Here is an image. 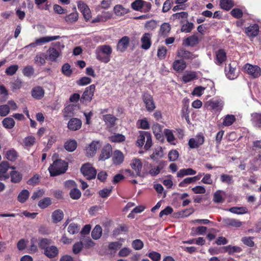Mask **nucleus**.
Segmentation results:
<instances>
[{"label":"nucleus","mask_w":261,"mask_h":261,"mask_svg":"<svg viewBox=\"0 0 261 261\" xmlns=\"http://www.w3.org/2000/svg\"><path fill=\"white\" fill-rule=\"evenodd\" d=\"M112 53V48L109 45L98 46L95 50L96 59L105 63L110 62Z\"/></svg>","instance_id":"obj_1"},{"label":"nucleus","mask_w":261,"mask_h":261,"mask_svg":"<svg viewBox=\"0 0 261 261\" xmlns=\"http://www.w3.org/2000/svg\"><path fill=\"white\" fill-rule=\"evenodd\" d=\"M67 164L61 160L55 161L48 168L51 176H56L64 173L67 169Z\"/></svg>","instance_id":"obj_2"},{"label":"nucleus","mask_w":261,"mask_h":261,"mask_svg":"<svg viewBox=\"0 0 261 261\" xmlns=\"http://www.w3.org/2000/svg\"><path fill=\"white\" fill-rule=\"evenodd\" d=\"M137 144L139 147H142L144 145V148L146 150H148L152 146V138L150 133L145 131H140L137 140Z\"/></svg>","instance_id":"obj_3"},{"label":"nucleus","mask_w":261,"mask_h":261,"mask_svg":"<svg viewBox=\"0 0 261 261\" xmlns=\"http://www.w3.org/2000/svg\"><path fill=\"white\" fill-rule=\"evenodd\" d=\"M81 171L83 175L86 177L87 179H92L95 178L96 175V170L94 168L91 164L86 163L83 165Z\"/></svg>","instance_id":"obj_4"},{"label":"nucleus","mask_w":261,"mask_h":261,"mask_svg":"<svg viewBox=\"0 0 261 261\" xmlns=\"http://www.w3.org/2000/svg\"><path fill=\"white\" fill-rule=\"evenodd\" d=\"M142 97L147 111L149 112H152L156 108L153 96L148 92H144Z\"/></svg>","instance_id":"obj_5"},{"label":"nucleus","mask_w":261,"mask_h":261,"mask_svg":"<svg viewBox=\"0 0 261 261\" xmlns=\"http://www.w3.org/2000/svg\"><path fill=\"white\" fill-rule=\"evenodd\" d=\"M206 105L211 110L221 111L224 105V102L221 98H213L207 101Z\"/></svg>","instance_id":"obj_6"},{"label":"nucleus","mask_w":261,"mask_h":261,"mask_svg":"<svg viewBox=\"0 0 261 261\" xmlns=\"http://www.w3.org/2000/svg\"><path fill=\"white\" fill-rule=\"evenodd\" d=\"M95 88V86L94 85H91L87 87L81 97L80 101L83 103L90 102L92 100Z\"/></svg>","instance_id":"obj_7"},{"label":"nucleus","mask_w":261,"mask_h":261,"mask_svg":"<svg viewBox=\"0 0 261 261\" xmlns=\"http://www.w3.org/2000/svg\"><path fill=\"white\" fill-rule=\"evenodd\" d=\"M244 69L249 75L253 78H257L260 75V68L257 65L246 64L244 65Z\"/></svg>","instance_id":"obj_8"},{"label":"nucleus","mask_w":261,"mask_h":261,"mask_svg":"<svg viewBox=\"0 0 261 261\" xmlns=\"http://www.w3.org/2000/svg\"><path fill=\"white\" fill-rule=\"evenodd\" d=\"M225 72L228 79L231 80L236 79L238 76V72L236 71V63L233 62L226 66Z\"/></svg>","instance_id":"obj_9"},{"label":"nucleus","mask_w":261,"mask_h":261,"mask_svg":"<svg viewBox=\"0 0 261 261\" xmlns=\"http://www.w3.org/2000/svg\"><path fill=\"white\" fill-rule=\"evenodd\" d=\"M204 142V137L202 134H198L195 138L189 140L188 144L191 148H197L202 145Z\"/></svg>","instance_id":"obj_10"},{"label":"nucleus","mask_w":261,"mask_h":261,"mask_svg":"<svg viewBox=\"0 0 261 261\" xmlns=\"http://www.w3.org/2000/svg\"><path fill=\"white\" fill-rule=\"evenodd\" d=\"M130 166L134 170L136 175L140 177H144V175L141 174L142 168V163L140 159H134L131 161Z\"/></svg>","instance_id":"obj_11"},{"label":"nucleus","mask_w":261,"mask_h":261,"mask_svg":"<svg viewBox=\"0 0 261 261\" xmlns=\"http://www.w3.org/2000/svg\"><path fill=\"white\" fill-rule=\"evenodd\" d=\"M9 168L11 167L7 162H3L0 164V180H6L9 178V174L7 173ZM11 168L14 169L13 167Z\"/></svg>","instance_id":"obj_12"},{"label":"nucleus","mask_w":261,"mask_h":261,"mask_svg":"<svg viewBox=\"0 0 261 261\" xmlns=\"http://www.w3.org/2000/svg\"><path fill=\"white\" fill-rule=\"evenodd\" d=\"M101 145L98 141H93L86 148V152L87 156H93L96 152L97 149H99Z\"/></svg>","instance_id":"obj_13"},{"label":"nucleus","mask_w":261,"mask_h":261,"mask_svg":"<svg viewBox=\"0 0 261 261\" xmlns=\"http://www.w3.org/2000/svg\"><path fill=\"white\" fill-rule=\"evenodd\" d=\"M77 7L82 13L86 20H89L91 17V13L88 6L84 3L80 2L77 4Z\"/></svg>","instance_id":"obj_14"},{"label":"nucleus","mask_w":261,"mask_h":261,"mask_svg":"<svg viewBox=\"0 0 261 261\" xmlns=\"http://www.w3.org/2000/svg\"><path fill=\"white\" fill-rule=\"evenodd\" d=\"M177 56L186 60H192L196 58L197 55L193 54L184 48H180L177 51Z\"/></svg>","instance_id":"obj_15"},{"label":"nucleus","mask_w":261,"mask_h":261,"mask_svg":"<svg viewBox=\"0 0 261 261\" xmlns=\"http://www.w3.org/2000/svg\"><path fill=\"white\" fill-rule=\"evenodd\" d=\"M130 42V39L127 36H124L120 39L117 45L118 51L123 53L126 50Z\"/></svg>","instance_id":"obj_16"},{"label":"nucleus","mask_w":261,"mask_h":261,"mask_svg":"<svg viewBox=\"0 0 261 261\" xmlns=\"http://www.w3.org/2000/svg\"><path fill=\"white\" fill-rule=\"evenodd\" d=\"M151 34L149 33H146L143 34L141 39V42L142 43L141 48L145 50L148 49L151 45Z\"/></svg>","instance_id":"obj_17"},{"label":"nucleus","mask_w":261,"mask_h":261,"mask_svg":"<svg viewBox=\"0 0 261 261\" xmlns=\"http://www.w3.org/2000/svg\"><path fill=\"white\" fill-rule=\"evenodd\" d=\"M61 38L60 36H45L37 38L35 39V43L37 46H41L44 44L49 42L51 41L59 39Z\"/></svg>","instance_id":"obj_18"},{"label":"nucleus","mask_w":261,"mask_h":261,"mask_svg":"<svg viewBox=\"0 0 261 261\" xmlns=\"http://www.w3.org/2000/svg\"><path fill=\"white\" fill-rule=\"evenodd\" d=\"M58 253V249L54 245L49 246L44 251V254L49 258L57 256Z\"/></svg>","instance_id":"obj_19"},{"label":"nucleus","mask_w":261,"mask_h":261,"mask_svg":"<svg viewBox=\"0 0 261 261\" xmlns=\"http://www.w3.org/2000/svg\"><path fill=\"white\" fill-rule=\"evenodd\" d=\"M82 121L78 118H71L68 123V128L71 130H76L81 127Z\"/></svg>","instance_id":"obj_20"},{"label":"nucleus","mask_w":261,"mask_h":261,"mask_svg":"<svg viewBox=\"0 0 261 261\" xmlns=\"http://www.w3.org/2000/svg\"><path fill=\"white\" fill-rule=\"evenodd\" d=\"M198 43V37L196 35H193L184 39L182 44L186 46H194Z\"/></svg>","instance_id":"obj_21"},{"label":"nucleus","mask_w":261,"mask_h":261,"mask_svg":"<svg viewBox=\"0 0 261 261\" xmlns=\"http://www.w3.org/2000/svg\"><path fill=\"white\" fill-rule=\"evenodd\" d=\"M61 53L54 48H50L47 51L45 59L51 61H55L60 56Z\"/></svg>","instance_id":"obj_22"},{"label":"nucleus","mask_w":261,"mask_h":261,"mask_svg":"<svg viewBox=\"0 0 261 261\" xmlns=\"http://www.w3.org/2000/svg\"><path fill=\"white\" fill-rule=\"evenodd\" d=\"M112 152L111 146L110 145H106L102 149L101 153L99 156V160L105 161L111 156Z\"/></svg>","instance_id":"obj_23"},{"label":"nucleus","mask_w":261,"mask_h":261,"mask_svg":"<svg viewBox=\"0 0 261 261\" xmlns=\"http://www.w3.org/2000/svg\"><path fill=\"white\" fill-rule=\"evenodd\" d=\"M32 96L36 99H41L44 95V90L40 86H36L31 91Z\"/></svg>","instance_id":"obj_24"},{"label":"nucleus","mask_w":261,"mask_h":261,"mask_svg":"<svg viewBox=\"0 0 261 261\" xmlns=\"http://www.w3.org/2000/svg\"><path fill=\"white\" fill-rule=\"evenodd\" d=\"M223 222L225 225L232 227H240L243 223L238 219L229 218L224 219Z\"/></svg>","instance_id":"obj_25"},{"label":"nucleus","mask_w":261,"mask_h":261,"mask_svg":"<svg viewBox=\"0 0 261 261\" xmlns=\"http://www.w3.org/2000/svg\"><path fill=\"white\" fill-rule=\"evenodd\" d=\"M112 160L115 165L121 164L124 161L123 154L118 150H115L113 153Z\"/></svg>","instance_id":"obj_26"},{"label":"nucleus","mask_w":261,"mask_h":261,"mask_svg":"<svg viewBox=\"0 0 261 261\" xmlns=\"http://www.w3.org/2000/svg\"><path fill=\"white\" fill-rule=\"evenodd\" d=\"M172 67L175 71L181 72L186 68V64L182 60H177L173 63Z\"/></svg>","instance_id":"obj_27"},{"label":"nucleus","mask_w":261,"mask_h":261,"mask_svg":"<svg viewBox=\"0 0 261 261\" xmlns=\"http://www.w3.org/2000/svg\"><path fill=\"white\" fill-rule=\"evenodd\" d=\"M164 166L165 165L164 163L161 162L157 166H151L148 173L152 176H156L160 173L161 171L163 169Z\"/></svg>","instance_id":"obj_28"},{"label":"nucleus","mask_w":261,"mask_h":261,"mask_svg":"<svg viewBox=\"0 0 261 261\" xmlns=\"http://www.w3.org/2000/svg\"><path fill=\"white\" fill-rule=\"evenodd\" d=\"M216 64L220 65L224 62L226 59V53L223 49H219L216 53Z\"/></svg>","instance_id":"obj_29"},{"label":"nucleus","mask_w":261,"mask_h":261,"mask_svg":"<svg viewBox=\"0 0 261 261\" xmlns=\"http://www.w3.org/2000/svg\"><path fill=\"white\" fill-rule=\"evenodd\" d=\"M196 173V171L192 168L180 169L177 173V176L182 177L186 175H193Z\"/></svg>","instance_id":"obj_30"},{"label":"nucleus","mask_w":261,"mask_h":261,"mask_svg":"<svg viewBox=\"0 0 261 261\" xmlns=\"http://www.w3.org/2000/svg\"><path fill=\"white\" fill-rule=\"evenodd\" d=\"M30 192L28 190L24 189L20 191L17 196V200L21 203H24L29 198Z\"/></svg>","instance_id":"obj_31"},{"label":"nucleus","mask_w":261,"mask_h":261,"mask_svg":"<svg viewBox=\"0 0 261 261\" xmlns=\"http://www.w3.org/2000/svg\"><path fill=\"white\" fill-rule=\"evenodd\" d=\"M225 195V192L222 190H217L214 194L213 201L215 203H222L224 199L223 196Z\"/></svg>","instance_id":"obj_32"},{"label":"nucleus","mask_w":261,"mask_h":261,"mask_svg":"<svg viewBox=\"0 0 261 261\" xmlns=\"http://www.w3.org/2000/svg\"><path fill=\"white\" fill-rule=\"evenodd\" d=\"M258 26L257 24H254L246 28V33L249 36L255 37L258 34Z\"/></svg>","instance_id":"obj_33"},{"label":"nucleus","mask_w":261,"mask_h":261,"mask_svg":"<svg viewBox=\"0 0 261 261\" xmlns=\"http://www.w3.org/2000/svg\"><path fill=\"white\" fill-rule=\"evenodd\" d=\"M51 243V240L47 238H40L38 240V246L44 251L48 247Z\"/></svg>","instance_id":"obj_34"},{"label":"nucleus","mask_w":261,"mask_h":261,"mask_svg":"<svg viewBox=\"0 0 261 261\" xmlns=\"http://www.w3.org/2000/svg\"><path fill=\"white\" fill-rule=\"evenodd\" d=\"M51 217L53 222L57 223L62 220L64 217V214L62 211L57 210L53 213Z\"/></svg>","instance_id":"obj_35"},{"label":"nucleus","mask_w":261,"mask_h":261,"mask_svg":"<svg viewBox=\"0 0 261 261\" xmlns=\"http://www.w3.org/2000/svg\"><path fill=\"white\" fill-rule=\"evenodd\" d=\"M236 118L234 115L228 114L225 116L223 119V125L225 126L231 125L236 121Z\"/></svg>","instance_id":"obj_36"},{"label":"nucleus","mask_w":261,"mask_h":261,"mask_svg":"<svg viewBox=\"0 0 261 261\" xmlns=\"http://www.w3.org/2000/svg\"><path fill=\"white\" fill-rule=\"evenodd\" d=\"M114 12L117 16H122L128 13L129 10L123 7L122 5H117L114 7Z\"/></svg>","instance_id":"obj_37"},{"label":"nucleus","mask_w":261,"mask_h":261,"mask_svg":"<svg viewBox=\"0 0 261 261\" xmlns=\"http://www.w3.org/2000/svg\"><path fill=\"white\" fill-rule=\"evenodd\" d=\"M102 234V228L99 225H96L91 232V236L94 240L99 239Z\"/></svg>","instance_id":"obj_38"},{"label":"nucleus","mask_w":261,"mask_h":261,"mask_svg":"<svg viewBox=\"0 0 261 261\" xmlns=\"http://www.w3.org/2000/svg\"><path fill=\"white\" fill-rule=\"evenodd\" d=\"M35 63L39 66H43L45 63V58L43 53H39L34 58Z\"/></svg>","instance_id":"obj_39"},{"label":"nucleus","mask_w":261,"mask_h":261,"mask_svg":"<svg viewBox=\"0 0 261 261\" xmlns=\"http://www.w3.org/2000/svg\"><path fill=\"white\" fill-rule=\"evenodd\" d=\"M153 133L155 136L156 138L160 139L162 137V127L161 125L156 123L153 125L152 127Z\"/></svg>","instance_id":"obj_40"},{"label":"nucleus","mask_w":261,"mask_h":261,"mask_svg":"<svg viewBox=\"0 0 261 261\" xmlns=\"http://www.w3.org/2000/svg\"><path fill=\"white\" fill-rule=\"evenodd\" d=\"M220 6L223 10H229L234 5L232 0H220Z\"/></svg>","instance_id":"obj_41"},{"label":"nucleus","mask_w":261,"mask_h":261,"mask_svg":"<svg viewBox=\"0 0 261 261\" xmlns=\"http://www.w3.org/2000/svg\"><path fill=\"white\" fill-rule=\"evenodd\" d=\"M79 17L77 12H73L65 17V20L68 23H72L76 22Z\"/></svg>","instance_id":"obj_42"},{"label":"nucleus","mask_w":261,"mask_h":261,"mask_svg":"<svg viewBox=\"0 0 261 261\" xmlns=\"http://www.w3.org/2000/svg\"><path fill=\"white\" fill-rule=\"evenodd\" d=\"M103 120L107 125L112 126L115 124L116 118L112 115L107 114L103 115Z\"/></svg>","instance_id":"obj_43"},{"label":"nucleus","mask_w":261,"mask_h":261,"mask_svg":"<svg viewBox=\"0 0 261 261\" xmlns=\"http://www.w3.org/2000/svg\"><path fill=\"white\" fill-rule=\"evenodd\" d=\"M228 211L232 213L238 215L246 214L248 212V210L245 207H232Z\"/></svg>","instance_id":"obj_44"},{"label":"nucleus","mask_w":261,"mask_h":261,"mask_svg":"<svg viewBox=\"0 0 261 261\" xmlns=\"http://www.w3.org/2000/svg\"><path fill=\"white\" fill-rule=\"evenodd\" d=\"M64 147L66 150L68 151L72 152L74 151L76 147L77 143L75 140H69L65 142Z\"/></svg>","instance_id":"obj_45"},{"label":"nucleus","mask_w":261,"mask_h":261,"mask_svg":"<svg viewBox=\"0 0 261 261\" xmlns=\"http://www.w3.org/2000/svg\"><path fill=\"white\" fill-rule=\"evenodd\" d=\"M196 78V74L195 72L190 71L186 72L182 76V81L185 83H188Z\"/></svg>","instance_id":"obj_46"},{"label":"nucleus","mask_w":261,"mask_h":261,"mask_svg":"<svg viewBox=\"0 0 261 261\" xmlns=\"http://www.w3.org/2000/svg\"><path fill=\"white\" fill-rule=\"evenodd\" d=\"M5 155L6 158L11 161H15L18 156L17 152L13 149L7 151Z\"/></svg>","instance_id":"obj_47"},{"label":"nucleus","mask_w":261,"mask_h":261,"mask_svg":"<svg viewBox=\"0 0 261 261\" xmlns=\"http://www.w3.org/2000/svg\"><path fill=\"white\" fill-rule=\"evenodd\" d=\"M3 126L8 129L13 128L15 125V121L12 118L7 117L5 118L3 122Z\"/></svg>","instance_id":"obj_48"},{"label":"nucleus","mask_w":261,"mask_h":261,"mask_svg":"<svg viewBox=\"0 0 261 261\" xmlns=\"http://www.w3.org/2000/svg\"><path fill=\"white\" fill-rule=\"evenodd\" d=\"M171 30L170 25L168 23H163L161 27L160 33L163 36H167Z\"/></svg>","instance_id":"obj_49"},{"label":"nucleus","mask_w":261,"mask_h":261,"mask_svg":"<svg viewBox=\"0 0 261 261\" xmlns=\"http://www.w3.org/2000/svg\"><path fill=\"white\" fill-rule=\"evenodd\" d=\"M188 16V14L186 12H181L174 13L172 15L171 18L173 20L186 19Z\"/></svg>","instance_id":"obj_50"},{"label":"nucleus","mask_w":261,"mask_h":261,"mask_svg":"<svg viewBox=\"0 0 261 261\" xmlns=\"http://www.w3.org/2000/svg\"><path fill=\"white\" fill-rule=\"evenodd\" d=\"M10 175L11 181L14 183L19 182L22 178L21 174L16 171H12L10 173Z\"/></svg>","instance_id":"obj_51"},{"label":"nucleus","mask_w":261,"mask_h":261,"mask_svg":"<svg viewBox=\"0 0 261 261\" xmlns=\"http://www.w3.org/2000/svg\"><path fill=\"white\" fill-rule=\"evenodd\" d=\"M143 0H135L131 4L132 8L137 11L142 12Z\"/></svg>","instance_id":"obj_52"},{"label":"nucleus","mask_w":261,"mask_h":261,"mask_svg":"<svg viewBox=\"0 0 261 261\" xmlns=\"http://www.w3.org/2000/svg\"><path fill=\"white\" fill-rule=\"evenodd\" d=\"M51 199L49 197H45L40 200L38 203V205L41 208H45L51 204Z\"/></svg>","instance_id":"obj_53"},{"label":"nucleus","mask_w":261,"mask_h":261,"mask_svg":"<svg viewBox=\"0 0 261 261\" xmlns=\"http://www.w3.org/2000/svg\"><path fill=\"white\" fill-rule=\"evenodd\" d=\"M137 124L138 125V127L143 129H147L149 128L150 125L146 118H143L138 120Z\"/></svg>","instance_id":"obj_54"},{"label":"nucleus","mask_w":261,"mask_h":261,"mask_svg":"<svg viewBox=\"0 0 261 261\" xmlns=\"http://www.w3.org/2000/svg\"><path fill=\"white\" fill-rule=\"evenodd\" d=\"M194 28V24L192 22L187 21L186 24H183L181 28V31L184 33H190Z\"/></svg>","instance_id":"obj_55"},{"label":"nucleus","mask_w":261,"mask_h":261,"mask_svg":"<svg viewBox=\"0 0 261 261\" xmlns=\"http://www.w3.org/2000/svg\"><path fill=\"white\" fill-rule=\"evenodd\" d=\"M67 229L69 233L73 234L79 232L80 230V226L75 223H72L69 224Z\"/></svg>","instance_id":"obj_56"},{"label":"nucleus","mask_w":261,"mask_h":261,"mask_svg":"<svg viewBox=\"0 0 261 261\" xmlns=\"http://www.w3.org/2000/svg\"><path fill=\"white\" fill-rule=\"evenodd\" d=\"M17 65H12L6 68L5 72L8 75L12 76L14 75L18 69Z\"/></svg>","instance_id":"obj_57"},{"label":"nucleus","mask_w":261,"mask_h":261,"mask_svg":"<svg viewBox=\"0 0 261 261\" xmlns=\"http://www.w3.org/2000/svg\"><path fill=\"white\" fill-rule=\"evenodd\" d=\"M125 139L124 136L119 134H115L110 137V140L113 142H121L124 141Z\"/></svg>","instance_id":"obj_58"},{"label":"nucleus","mask_w":261,"mask_h":261,"mask_svg":"<svg viewBox=\"0 0 261 261\" xmlns=\"http://www.w3.org/2000/svg\"><path fill=\"white\" fill-rule=\"evenodd\" d=\"M23 75L27 77L31 76L34 73V69L32 66H27L22 70Z\"/></svg>","instance_id":"obj_59"},{"label":"nucleus","mask_w":261,"mask_h":261,"mask_svg":"<svg viewBox=\"0 0 261 261\" xmlns=\"http://www.w3.org/2000/svg\"><path fill=\"white\" fill-rule=\"evenodd\" d=\"M62 73L67 76H70L72 72L70 65L68 63L64 64L62 68Z\"/></svg>","instance_id":"obj_60"},{"label":"nucleus","mask_w":261,"mask_h":261,"mask_svg":"<svg viewBox=\"0 0 261 261\" xmlns=\"http://www.w3.org/2000/svg\"><path fill=\"white\" fill-rule=\"evenodd\" d=\"M165 136L167 138L168 142L170 143L171 144H175L173 142L175 138L171 130L169 129H165L164 132Z\"/></svg>","instance_id":"obj_61"},{"label":"nucleus","mask_w":261,"mask_h":261,"mask_svg":"<svg viewBox=\"0 0 261 261\" xmlns=\"http://www.w3.org/2000/svg\"><path fill=\"white\" fill-rule=\"evenodd\" d=\"M70 196L73 199H78L81 196V192L79 189L73 188L70 192Z\"/></svg>","instance_id":"obj_62"},{"label":"nucleus","mask_w":261,"mask_h":261,"mask_svg":"<svg viewBox=\"0 0 261 261\" xmlns=\"http://www.w3.org/2000/svg\"><path fill=\"white\" fill-rule=\"evenodd\" d=\"M167 54V49L164 46L159 47L158 49L157 56L161 59H164Z\"/></svg>","instance_id":"obj_63"},{"label":"nucleus","mask_w":261,"mask_h":261,"mask_svg":"<svg viewBox=\"0 0 261 261\" xmlns=\"http://www.w3.org/2000/svg\"><path fill=\"white\" fill-rule=\"evenodd\" d=\"M252 121L259 126H261V113H254L252 114Z\"/></svg>","instance_id":"obj_64"}]
</instances>
